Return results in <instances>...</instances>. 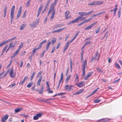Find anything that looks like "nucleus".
Returning <instances> with one entry per match:
<instances>
[{"instance_id": "nucleus-1", "label": "nucleus", "mask_w": 122, "mask_h": 122, "mask_svg": "<svg viewBox=\"0 0 122 122\" xmlns=\"http://www.w3.org/2000/svg\"><path fill=\"white\" fill-rule=\"evenodd\" d=\"M58 0H55L54 2L52 3L50 6L48 14V15L51 12L52 13H55V10L54 7L56 5Z\"/></svg>"}, {"instance_id": "nucleus-2", "label": "nucleus", "mask_w": 122, "mask_h": 122, "mask_svg": "<svg viewBox=\"0 0 122 122\" xmlns=\"http://www.w3.org/2000/svg\"><path fill=\"white\" fill-rule=\"evenodd\" d=\"M15 6L14 5L11 8V10H10V22L11 23H12V22L13 21V19H14V12L15 11Z\"/></svg>"}, {"instance_id": "nucleus-3", "label": "nucleus", "mask_w": 122, "mask_h": 122, "mask_svg": "<svg viewBox=\"0 0 122 122\" xmlns=\"http://www.w3.org/2000/svg\"><path fill=\"white\" fill-rule=\"evenodd\" d=\"M100 56V55L98 53V52H97L95 54V56L92 57L91 62L93 61H95L96 60L98 61L99 59Z\"/></svg>"}, {"instance_id": "nucleus-4", "label": "nucleus", "mask_w": 122, "mask_h": 122, "mask_svg": "<svg viewBox=\"0 0 122 122\" xmlns=\"http://www.w3.org/2000/svg\"><path fill=\"white\" fill-rule=\"evenodd\" d=\"M97 23V22H95L93 23L91 25H90L86 27L84 29L85 30H87L89 29H91L92 27H93Z\"/></svg>"}, {"instance_id": "nucleus-5", "label": "nucleus", "mask_w": 122, "mask_h": 122, "mask_svg": "<svg viewBox=\"0 0 122 122\" xmlns=\"http://www.w3.org/2000/svg\"><path fill=\"white\" fill-rule=\"evenodd\" d=\"M82 17L81 16H78L75 19L73 20L71 22H69V23L70 24L71 23H75L77 22H78V21Z\"/></svg>"}, {"instance_id": "nucleus-6", "label": "nucleus", "mask_w": 122, "mask_h": 122, "mask_svg": "<svg viewBox=\"0 0 122 122\" xmlns=\"http://www.w3.org/2000/svg\"><path fill=\"white\" fill-rule=\"evenodd\" d=\"M16 73L13 72V70L12 68H11L10 73V77L12 78H14L15 76Z\"/></svg>"}, {"instance_id": "nucleus-7", "label": "nucleus", "mask_w": 122, "mask_h": 122, "mask_svg": "<svg viewBox=\"0 0 122 122\" xmlns=\"http://www.w3.org/2000/svg\"><path fill=\"white\" fill-rule=\"evenodd\" d=\"M42 114L41 113H38L36 114L34 116L33 119L34 120H37L39 118L41 117L42 115Z\"/></svg>"}, {"instance_id": "nucleus-8", "label": "nucleus", "mask_w": 122, "mask_h": 122, "mask_svg": "<svg viewBox=\"0 0 122 122\" xmlns=\"http://www.w3.org/2000/svg\"><path fill=\"white\" fill-rule=\"evenodd\" d=\"M43 4L41 5L40 7L39 8L38 10V13L37 15V17H38L40 13L41 10L43 7Z\"/></svg>"}, {"instance_id": "nucleus-9", "label": "nucleus", "mask_w": 122, "mask_h": 122, "mask_svg": "<svg viewBox=\"0 0 122 122\" xmlns=\"http://www.w3.org/2000/svg\"><path fill=\"white\" fill-rule=\"evenodd\" d=\"M70 12L69 11H66L65 13L66 18V19H69L71 18V16L69 15Z\"/></svg>"}, {"instance_id": "nucleus-10", "label": "nucleus", "mask_w": 122, "mask_h": 122, "mask_svg": "<svg viewBox=\"0 0 122 122\" xmlns=\"http://www.w3.org/2000/svg\"><path fill=\"white\" fill-rule=\"evenodd\" d=\"M85 84V82L84 81H81L79 83L76 84V86L80 87H83Z\"/></svg>"}, {"instance_id": "nucleus-11", "label": "nucleus", "mask_w": 122, "mask_h": 122, "mask_svg": "<svg viewBox=\"0 0 122 122\" xmlns=\"http://www.w3.org/2000/svg\"><path fill=\"white\" fill-rule=\"evenodd\" d=\"M73 86V85H70L69 86L68 85H66L65 86V88L66 91H70L71 90V87Z\"/></svg>"}, {"instance_id": "nucleus-12", "label": "nucleus", "mask_w": 122, "mask_h": 122, "mask_svg": "<svg viewBox=\"0 0 122 122\" xmlns=\"http://www.w3.org/2000/svg\"><path fill=\"white\" fill-rule=\"evenodd\" d=\"M21 6H20L18 11L16 19H18L21 15Z\"/></svg>"}, {"instance_id": "nucleus-13", "label": "nucleus", "mask_w": 122, "mask_h": 122, "mask_svg": "<svg viewBox=\"0 0 122 122\" xmlns=\"http://www.w3.org/2000/svg\"><path fill=\"white\" fill-rule=\"evenodd\" d=\"M8 117V116L7 115H5L4 117H3L1 119L2 122H5Z\"/></svg>"}, {"instance_id": "nucleus-14", "label": "nucleus", "mask_w": 122, "mask_h": 122, "mask_svg": "<svg viewBox=\"0 0 122 122\" xmlns=\"http://www.w3.org/2000/svg\"><path fill=\"white\" fill-rule=\"evenodd\" d=\"M93 72L92 71L90 72L88 74L86 75V77L84 78V79L85 80H87L88 78L90 76L93 74Z\"/></svg>"}, {"instance_id": "nucleus-15", "label": "nucleus", "mask_w": 122, "mask_h": 122, "mask_svg": "<svg viewBox=\"0 0 122 122\" xmlns=\"http://www.w3.org/2000/svg\"><path fill=\"white\" fill-rule=\"evenodd\" d=\"M19 51H19L18 50H17L15 51L13 54L12 56L10 57V58L12 59L19 52Z\"/></svg>"}, {"instance_id": "nucleus-16", "label": "nucleus", "mask_w": 122, "mask_h": 122, "mask_svg": "<svg viewBox=\"0 0 122 122\" xmlns=\"http://www.w3.org/2000/svg\"><path fill=\"white\" fill-rule=\"evenodd\" d=\"M63 26V25L61 24H58L54 26L52 30H54L55 29H57L58 28H59Z\"/></svg>"}, {"instance_id": "nucleus-17", "label": "nucleus", "mask_w": 122, "mask_h": 122, "mask_svg": "<svg viewBox=\"0 0 122 122\" xmlns=\"http://www.w3.org/2000/svg\"><path fill=\"white\" fill-rule=\"evenodd\" d=\"M38 23V22L36 23L35 22H33L32 24H30V27L32 28H34L36 25H37Z\"/></svg>"}, {"instance_id": "nucleus-18", "label": "nucleus", "mask_w": 122, "mask_h": 122, "mask_svg": "<svg viewBox=\"0 0 122 122\" xmlns=\"http://www.w3.org/2000/svg\"><path fill=\"white\" fill-rule=\"evenodd\" d=\"M65 28V27H64L61 29H59L57 30H55L54 31H52V32L53 33H54L56 32H59L62 31Z\"/></svg>"}, {"instance_id": "nucleus-19", "label": "nucleus", "mask_w": 122, "mask_h": 122, "mask_svg": "<svg viewBox=\"0 0 122 122\" xmlns=\"http://www.w3.org/2000/svg\"><path fill=\"white\" fill-rule=\"evenodd\" d=\"M108 119H102L98 120L97 122H106L109 121Z\"/></svg>"}, {"instance_id": "nucleus-20", "label": "nucleus", "mask_w": 122, "mask_h": 122, "mask_svg": "<svg viewBox=\"0 0 122 122\" xmlns=\"http://www.w3.org/2000/svg\"><path fill=\"white\" fill-rule=\"evenodd\" d=\"M87 65V61L86 60L85 61H83V62L82 69H85V66Z\"/></svg>"}, {"instance_id": "nucleus-21", "label": "nucleus", "mask_w": 122, "mask_h": 122, "mask_svg": "<svg viewBox=\"0 0 122 122\" xmlns=\"http://www.w3.org/2000/svg\"><path fill=\"white\" fill-rule=\"evenodd\" d=\"M28 79V77L27 76H25L24 78L23 81H21L19 83L20 84H23L25 80H27Z\"/></svg>"}, {"instance_id": "nucleus-22", "label": "nucleus", "mask_w": 122, "mask_h": 122, "mask_svg": "<svg viewBox=\"0 0 122 122\" xmlns=\"http://www.w3.org/2000/svg\"><path fill=\"white\" fill-rule=\"evenodd\" d=\"M42 79V76H41L39 78L38 81L37 82V86H39L40 85Z\"/></svg>"}, {"instance_id": "nucleus-23", "label": "nucleus", "mask_w": 122, "mask_h": 122, "mask_svg": "<svg viewBox=\"0 0 122 122\" xmlns=\"http://www.w3.org/2000/svg\"><path fill=\"white\" fill-rule=\"evenodd\" d=\"M56 41V38H53L51 40V43L52 45L53 46Z\"/></svg>"}, {"instance_id": "nucleus-24", "label": "nucleus", "mask_w": 122, "mask_h": 122, "mask_svg": "<svg viewBox=\"0 0 122 122\" xmlns=\"http://www.w3.org/2000/svg\"><path fill=\"white\" fill-rule=\"evenodd\" d=\"M17 38L16 37H13L12 38H11L10 39H8L6 40L7 42L8 43L9 42H10V41H12L15 39H16Z\"/></svg>"}, {"instance_id": "nucleus-25", "label": "nucleus", "mask_w": 122, "mask_h": 122, "mask_svg": "<svg viewBox=\"0 0 122 122\" xmlns=\"http://www.w3.org/2000/svg\"><path fill=\"white\" fill-rule=\"evenodd\" d=\"M96 5H98L102 4L103 3V2L102 1H96Z\"/></svg>"}, {"instance_id": "nucleus-26", "label": "nucleus", "mask_w": 122, "mask_h": 122, "mask_svg": "<svg viewBox=\"0 0 122 122\" xmlns=\"http://www.w3.org/2000/svg\"><path fill=\"white\" fill-rule=\"evenodd\" d=\"M7 7L6 6L5 7L4 10V17L5 18L6 16L7 11Z\"/></svg>"}, {"instance_id": "nucleus-27", "label": "nucleus", "mask_w": 122, "mask_h": 122, "mask_svg": "<svg viewBox=\"0 0 122 122\" xmlns=\"http://www.w3.org/2000/svg\"><path fill=\"white\" fill-rule=\"evenodd\" d=\"M41 85L42 86L41 87V90L39 92V93L40 94H41L43 93V90L44 89V87L43 86V84H42Z\"/></svg>"}, {"instance_id": "nucleus-28", "label": "nucleus", "mask_w": 122, "mask_h": 122, "mask_svg": "<svg viewBox=\"0 0 122 122\" xmlns=\"http://www.w3.org/2000/svg\"><path fill=\"white\" fill-rule=\"evenodd\" d=\"M51 43V41H50L47 44L46 46V50L47 51L49 49V47L50 46V45Z\"/></svg>"}, {"instance_id": "nucleus-29", "label": "nucleus", "mask_w": 122, "mask_h": 122, "mask_svg": "<svg viewBox=\"0 0 122 122\" xmlns=\"http://www.w3.org/2000/svg\"><path fill=\"white\" fill-rule=\"evenodd\" d=\"M88 5L93 6L96 5V1H94L92 2L88 3Z\"/></svg>"}, {"instance_id": "nucleus-30", "label": "nucleus", "mask_w": 122, "mask_h": 122, "mask_svg": "<svg viewBox=\"0 0 122 122\" xmlns=\"http://www.w3.org/2000/svg\"><path fill=\"white\" fill-rule=\"evenodd\" d=\"M55 13H52V15L50 18V20L51 21L53 19L54 17Z\"/></svg>"}, {"instance_id": "nucleus-31", "label": "nucleus", "mask_w": 122, "mask_h": 122, "mask_svg": "<svg viewBox=\"0 0 122 122\" xmlns=\"http://www.w3.org/2000/svg\"><path fill=\"white\" fill-rule=\"evenodd\" d=\"M22 109L21 108H17L15 110V112L16 113H18Z\"/></svg>"}, {"instance_id": "nucleus-32", "label": "nucleus", "mask_w": 122, "mask_h": 122, "mask_svg": "<svg viewBox=\"0 0 122 122\" xmlns=\"http://www.w3.org/2000/svg\"><path fill=\"white\" fill-rule=\"evenodd\" d=\"M71 77V75H69L68 77H67L66 78L65 80V82L66 83H67L68 82V81L70 79Z\"/></svg>"}, {"instance_id": "nucleus-33", "label": "nucleus", "mask_w": 122, "mask_h": 122, "mask_svg": "<svg viewBox=\"0 0 122 122\" xmlns=\"http://www.w3.org/2000/svg\"><path fill=\"white\" fill-rule=\"evenodd\" d=\"M25 24H22L20 26V30H22L24 29L25 28Z\"/></svg>"}, {"instance_id": "nucleus-34", "label": "nucleus", "mask_w": 122, "mask_h": 122, "mask_svg": "<svg viewBox=\"0 0 122 122\" xmlns=\"http://www.w3.org/2000/svg\"><path fill=\"white\" fill-rule=\"evenodd\" d=\"M99 89V88H98L95 90L94 91L91 93V95H93L96 93L98 90Z\"/></svg>"}, {"instance_id": "nucleus-35", "label": "nucleus", "mask_w": 122, "mask_h": 122, "mask_svg": "<svg viewBox=\"0 0 122 122\" xmlns=\"http://www.w3.org/2000/svg\"><path fill=\"white\" fill-rule=\"evenodd\" d=\"M7 43H8L7 42L6 40L5 41H4L3 42V43H1L0 44V47L1 46H3L4 45L6 44H7Z\"/></svg>"}, {"instance_id": "nucleus-36", "label": "nucleus", "mask_w": 122, "mask_h": 122, "mask_svg": "<svg viewBox=\"0 0 122 122\" xmlns=\"http://www.w3.org/2000/svg\"><path fill=\"white\" fill-rule=\"evenodd\" d=\"M78 14L80 15V16H81L82 18L84 16V12H80L78 13Z\"/></svg>"}, {"instance_id": "nucleus-37", "label": "nucleus", "mask_w": 122, "mask_h": 122, "mask_svg": "<svg viewBox=\"0 0 122 122\" xmlns=\"http://www.w3.org/2000/svg\"><path fill=\"white\" fill-rule=\"evenodd\" d=\"M75 81L76 82H77L78 81H79V80L78 76V74H76V78L75 79Z\"/></svg>"}, {"instance_id": "nucleus-38", "label": "nucleus", "mask_w": 122, "mask_h": 122, "mask_svg": "<svg viewBox=\"0 0 122 122\" xmlns=\"http://www.w3.org/2000/svg\"><path fill=\"white\" fill-rule=\"evenodd\" d=\"M85 69H82L83 74L82 75V77H85Z\"/></svg>"}, {"instance_id": "nucleus-39", "label": "nucleus", "mask_w": 122, "mask_h": 122, "mask_svg": "<svg viewBox=\"0 0 122 122\" xmlns=\"http://www.w3.org/2000/svg\"><path fill=\"white\" fill-rule=\"evenodd\" d=\"M30 0H28L26 3V6L27 7H28L30 5Z\"/></svg>"}, {"instance_id": "nucleus-40", "label": "nucleus", "mask_w": 122, "mask_h": 122, "mask_svg": "<svg viewBox=\"0 0 122 122\" xmlns=\"http://www.w3.org/2000/svg\"><path fill=\"white\" fill-rule=\"evenodd\" d=\"M115 66L116 67L118 68L119 69H120L121 68L120 67L118 64L117 62L115 64Z\"/></svg>"}, {"instance_id": "nucleus-41", "label": "nucleus", "mask_w": 122, "mask_h": 122, "mask_svg": "<svg viewBox=\"0 0 122 122\" xmlns=\"http://www.w3.org/2000/svg\"><path fill=\"white\" fill-rule=\"evenodd\" d=\"M38 100L39 101L41 102H46V101L44 99H42L41 98L38 99Z\"/></svg>"}, {"instance_id": "nucleus-42", "label": "nucleus", "mask_w": 122, "mask_h": 122, "mask_svg": "<svg viewBox=\"0 0 122 122\" xmlns=\"http://www.w3.org/2000/svg\"><path fill=\"white\" fill-rule=\"evenodd\" d=\"M70 43H70V42H69V41H67V42H66V44L65 47L68 48L69 46V44Z\"/></svg>"}, {"instance_id": "nucleus-43", "label": "nucleus", "mask_w": 122, "mask_h": 122, "mask_svg": "<svg viewBox=\"0 0 122 122\" xmlns=\"http://www.w3.org/2000/svg\"><path fill=\"white\" fill-rule=\"evenodd\" d=\"M15 83H13V84L10 85L9 86V87L10 88H12L13 87V86H15Z\"/></svg>"}, {"instance_id": "nucleus-44", "label": "nucleus", "mask_w": 122, "mask_h": 122, "mask_svg": "<svg viewBox=\"0 0 122 122\" xmlns=\"http://www.w3.org/2000/svg\"><path fill=\"white\" fill-rule=\"evenodd\" d=\"M96 68L97 70V71H98L99 72H101L102 73V72L103 71H102L101 69H100L99 68L97 67H96Z\"/></svg>"}, {"instance_id": "nucleus-45", "label": "nucleus", "mask_w": 122, "mask_h": 122, "mask_svg": "<svg viewBox=\"0 0 122 122\" xmlns=\"http://www.w3.org/2000/svg\"><path fill=\"white\" fill-rule=\"evenodd\" d=\"M92 18H90L88 19L85 20L84 21V22L85 23H86L87 22H88L89 21H90V20H92Z\"/></svg>"}, {"instance_id": "nucleus-46", "label": "nucleus", "mask_w": 122, "mask_h": 122, "mask_svg": "<svg viewBox=\"0 0 122 122\" xmlns=\"http://www.w3.org/2000/svg\"><path fill=\"white\" fill-rule=\"evenodd\" d=\"M35 72H33L32 73V75L31 77V79H30V80H32V79L33 78V77L34 76V75H35Z\"/></svg>"}, {"instance_id": "nucleus-47", "label": "nucleus", "mask_w": 122, "mask_h": 122, "mask_svg": "<svg viewBox=\"0 0 122 122\" xmlns=\"http://www.w3.org/2000/svg\"><path fill=\"white\" fill-rule=\"evenodd\" d=\"M0 100L2 101L3 102H5V103H6V104H9L10 105H11L12 104L11 103H10V102H8L7 101H4V100H1V99Z\"/></svg>"}, {"instance_id": "nucleus-48", "label": "nucleus", "mask_w": 122, "mask_h": 122, "mask_svg": "<svg viewBox=\"0 0 122 122\" xmlns=\"http://www.w3.org/2000/svg\"><path fill=\"white\" fill-rule=\"evenodd\" d=\"M32 83L31 82V83H29L27 85V86L29 88L32 85Z\"/></svg>"}, {"instance_id": "nucleus-49", "label": "nucleus", "mask_w": 122, "mask_h": 122, "mask_svg": "<svg viewBox=\"0 0 122 122\" xmlns=\"http://www.w3.org/2000/svg\"><path fill=\"white\" fill-rule=\"evenodd\" d=\"M42 45L40 43L38 46V47L36 48L38 50L40 49L42 47Z\"/></svg>"}, {"instance_id": "nucleus-50", "label": "nucleus", "mask_w": 122, "mask_h": 122, "mask_svg": "<svg viewBox=\"0 0 122 122\" xmlns=\"http://www.w3.org/2000/svg\"><path fill=\"white\" fill-rule=\"evenodd\" d=\"M4 71H3V72L1 73L0 74V79H1L3 78V76L2 77H1V76L4 74Z\"/></svg>"}, {"instance_id": "nucleus-51", "label": "nucleus", "mask_w": 122, "mask_h": 122, "mask_svg": "<svg viewBox=\"0 0 122 122\" xmlns=\"http://www.w3.org/2000/svg\"><path fill=\"white\" fill-rule=\"evenodd\" d=\"M65 93L61 92L57 94V95H58V96H61L65 95Z\"/></svg>"}, {"instance_id": "nucleus-52", "label": "nucleus", "mask_w": 122, "mask_h": 122, "mask_svg": "<svg viewBox=\"0 0 122 122\" xmlns=\"http://www.w3.org/2000/svg\"><path fill=\"white\" fill-rule=\"evenodd\" d=\"M8 47V45H6V46H5L3 48L2 51H3V52H4L6 50V49Z\"/></svg>"}, {"instance_id": "nucleus-53", "label": "nucleus", "mask_w": 122, "mask_h": 122, "mask_svg": "<svg viewBox=\"0 0 122 122\" xmlns=\"http://www.w3.org/2000/svg\"><path fill=\"white\" fill-rule=\"evenodd\" d=\"M42 73V72L41 71H40L37 74V77H39L40 76L41 73Z\"/></svg>"}, {"instance_id": "nucleus-54", "label": "nucleus", "mask_w": 122, "mask_h": 122, "mask_svg": "<svg viewBox=\"0 0 122 122\" xmlns=\"http://www.w3.org/2000/svg\"><path fill=\"white\" fill-rule=\"evenodd\" d=\"M46 40H44L43 41H42L40 43V44L42 45L45 44L46 43Z\"/></svg>"}, {"instance_id": "nucleus-55", "label": "nucleus", "mask_w": 122, "mask_h": 122, "mask_svg": "<svg viewBox=\"0 0 122 122\" xmlns=\"http://www.w3.org/2000/svg\"><path fill=\"white\" fill-rule=\"evenodd\" d=\"M50 2V0H48V1L47 2L46 5V7H47V6H48V5H49Z\"/></svg>"}, {"instance_id": "nucleus-56", "label": "nucleus", "mask_w": 122, "mask_h": 122, "mask_svg": "<svg viewBox=\"0 0 122 122\" xmlns=\"http://www.w3.org/2000/svg\"><path fill=\"white\" fill-rule=\"evenodd\" d=\"M118 17L119 18H120V17L121 15V10H120L118 11Z\"/></svg>"}, {"instance_id": "nucleus-57", "label": "nucleus", "mask_w": 122, "mask_h": 122, "mask_svg": "<svg viewBox=\"0 0 122 122\" xmlns=\"http://www.w3.org/2000/svg\"><path fill=\"white\" fill-rule=\"evenodd\" d=\"M105 13V12L103 11L100 12L99 13L97 14V15H100L103 14Z\"/></svg>"}, {"instance_id": "nucleus-58", "label": "nucleus", "mask_w": 122, "mask_h": 122, "mask_svg": "<svg viewBox=\"0 0 122 122\" xmlns=\"http://www.w3.org/2000/svg\"><path fill=\"white\" fill-rule=\"evenodd\" d=\"M91 43V41H86L84 44L86 46L87 45H88L89 44Z\"/></svg>"}, {"instance_id": "nucleus-59", "label": "nucleus", "mask_w": 122, "mask_h": 122, "mask_svg": "<svg viewBox=\"0 0 122 122\" xmlns=\"http://www.w3.org/2000/svg\"><path fill=\"white\" fill-rule=\"evenodd\" d=\"M100 101L99 100L96 99L94 101V102L95 103H99Z\"/></svg>"}, {"instance_id": "nucleus-60", "label": "nucleus", "mask_w": 122, "mask_h": 122, "mask_svg": "<svg viewBox=\"0 0 122 122\" xmlns=\"http://www.w3.org/2000/svg\"><path fill=\"white\" fill-rule=\"evenodd\" d=\"M12 62V60H11L10 63L9 64V65L7 66V67L8 68L11 65V63Z\"/></svg>"}, {"instance_id": "nucleus-61", "label": "nucleus", "mask_w": 122, "mask_h": 122, "mask_svg": "<svg viewBox=\"0 0 122 122\" xmlns=\"http://www.w3.org/2000/svg\"><path fill=\"white\" fill-rule=\"evenodd\" d=\"M120 80V78L119 79L115 80V81H114L113 82V83H116L117 82H118Z\"/></svg>"}, {"instance_id": "nucleus-62", "label": "nucleus", "mask_w": 122, "mask_h": 122, "mask_svg": "<svg viewBox=\"0 0 122 122\" xmlns=\"http://www.w3.org/2000/svg\"><path fill=\"white\" fill-rule=\"evenodd\" d=\"M26 10L24 12V13L23 14V16H22V18H24L25 17V16H26Z\"/></svg>"}, {"instance_id": "nucleus-63", "label": "nucleus", "mask_w": 122, "mask_h": 122, "mask_svg": "<svg viewBox=\"0 0 122 122\" xmlns=\"http://www.w3.org/2000/svg\"><path fill=\"white\" fill-rule=\"evenodd\" d=\"M72 61L71 60H70V68H72Z\"/></svg>"}, {"instance_id": "nucleus-64", "label": "nucleus", "mask_w": 122, "mask_h": 122, "mask_svg": "<svg viewBox=\"0 0 122 122\" xmlns=\"http://www.w3.org/2000/svg\"><path fill=\"white\" fill-rule=\"evenodd\" d=\"M37 50H38L36 48H35L33 50V53L34 54H35L36 51Z\"/></svg>"}]
</instances>
